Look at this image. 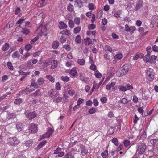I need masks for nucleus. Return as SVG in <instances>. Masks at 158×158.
I'll list each match as a JSON object with an SVG mask.
<instances>
[{
	"mask_svg": "<svg viewBox=\"0 0 158 158\" xmlns=\"http://www.w3.org/2000/svg\"><path fill=\"white\" fill-rule=\"evenodd\" d=\"M129 69V66L127 64L123 65L121 69H119L116 72V74L118 76H123L125 75L128 71Z\"/></svg>",
	"mask_w": 158,
	"mask_h": 158,
	"instance_id": "nucleus-1",
	"label": "nucleus"
},
{
	"mask_svg": "<svg viewBox=\"0 0 158 158\" xmlns=\"http://www.w3.org/2000/svg\"><path fill=\"white\" fill-rule=\"evenodd\" d=\"M146 77L148 80L152 81L154 78V72L153 69H147L146 72Z\"/></svg>",
	"mask_w": 158,
	"mask_h": 158,
	"instance_id": "nucleus-2",
	"label": "nucleus"
},
{
	"mask_svg": "<svg viewBox=\"0 0 158 158\" xmlns=\"http://www.w3.org/2000/svg\"><path fill=\"white\" fill-rule=\"evenodd\" d=\"M136 152L139 154H143L146 148V145L144 143H141L138 144L136 147Z\"/></svg>",
	"mask_w": 158,
	"mask_h": 158,
	"instance_id": "nucleus-3",
	"label": "nucleus"
},
{
	"mask_svg": "<svg viewBox=\"0 0 158 158\" xmlns=\"http://www.w3.org/2000/svg\"><path fill=\"white\" fill-rule=\"evenodd\" d=\"M19 143V141L15 137H10L7 139V143L11 145H15Z\"/></svg>",
	"mask_w": 158,
	"mask_h": 158,
	"instance_id": "nucleus-4",
	"label": "nucleus"
},
{
	"mask_svg": "<svg viewBox=\"0 0 158 158\" xmlns=\"http://www.w3.org/2000/svg\"><path fill=\"white\" fill-rule=\"evenodd\" d=\"M49 97L52 99L54 98L59 95V92L55 89H52L48 92Z\"/></svg>",
	"mask_w": 158,
	"mask_h": 158,
	"instance_id": "nucleus-5",
	"label": "nucleus"
},
{
	"mask_svg": "<svg viewBox=\"0 0 158 158\" xmlns=\"http://www.w3.org/2000/svg\"><path fill=\"white\" fill-rule=\"evenodd\" d=\"M143 0H137L136 2L135 5H134L133 10L135 11L139 10L143 7Z\"/></svg>",
	"mask_w": 158,
	"mask_h": 158,
	"instance_id": "nucleus-6",
	"label": "nucleus"
},
{
	"mask_svg": "<svg viewBox=\"0 0 158 158\" xmlns=\"http://www.w3.org/2000/svg\"><path fill=\"white\" fill-rule=\"evenodd\" d=\"M37 125L36 124L32 123L29 126L28 130L31 133H35L38 131Z\"/></svg>",
	"mask_w": 158,
	"mask_h": 158,
	"instance_id": "nucleus-7",
	"label": "nucleus"
},
{
	"mask_svg": "<svg viewBox=\"0 0 158 158\" xmlns=\"http://www.w3.org/2000/svg\"><path fill=\"white\" fill-rule=\"evenodd\" d=\"M25 114L26 117H27L29 120L32 119L36 117L37 116V114L34 112L28 113L26 112Z\"/></svg>",
	"mask_w": 158,
	"mask_h": 158,
	"instance_id": "nucleus-8",
	"label": "nucleus"
},
{
	"mask_svg": "<svg viewBox=\"0 0 158 158\" xmlns=\"http://www.w3.org/2000/svg\"><path fill=\"white\" fill-rule=\"evenodd\" d=\"M136 28L134 26H131L129 27V26L126 24L125 25V30L127 32H129L131 34L134 32V31L135 30Z\"/></svg>",
	"mask_w": 158,
	"mask_h": 158,
	"instance_id": "nucleus-9",
	"label": "nucleus"
},
{
	"mask_svg": "<svg viewBox=\"0 0 158 158\" xmlns=\"http://www.w3.org/2000/svg\"><path fill=\"white\" fill-rule=\"evenodd\" d=\"M33 143V141L31 140H27L23 144V147L24 149H27L32 146Z\"/></svg>",
	"mask_w": 158,
	"mask_h": 158,
	"instance_id": "nucleus-10",
	"label": "nucleus"
},
{
	"mask_svg": "<svg viewBox=\"0 0 158 158\" xmlns=\"http://www.w3.org/2000/svg\"><path fill=\"white\" fill-rule=\"evenodd\" d=\"M53 131V130L52 128H50L47 132L42 136V139L49 137L52 134Z\"/></svg>",
	"mask_w": 158,
	"mask_h": 158,
	"instance_id": "nucleus-11",
	"label": "nucleus"
},
{
	"mask_svg": "<svg viewBox=\"0 0 158 158\" xmlns=\"http://www.w3.org/2000/svg\"><path fill=\"white\" fill-rule=\"evenodd\" d=\"M24 126L23 123L18 122L16 124V128L18 131H20L24 129Z\"/></svg>",
	"mask_w": 158,
	"mask_h": 158,
	"instance_id": "nucleus-12",
	"label": "nucleus"
},
{
	"mask_svg": "<svg viewBox=\"0 0 158 158\" xmlns=\"http://www.w3.org/2000/svg\"><path fill=\"white\" fill-rule=\"evenodd\" d=\"M150 142L154 146L158 148V139H151L150 140Z\"/></svg>",
	"mask_w": 158,
	"mask_h": 158,
	"instance_id": "nucleus-13",
	"label": "nucleus"
},
{
	"mask_svg": "<svg viewBox=\"0 0 158 158\" xmlns=\"http://www.w3.org/2000/svg\"><path fill=\"white\" fill-rule=\"evenodd\" d=\"M60 34L68 36H69L71 35L70 31L68 29L63 30L62 31L60 32Z\"/></svg>",
	"mask_w": 158,
	"mask_h": 158,
	"instance_id": "nucleus-14",
	"label": "nucleus"
},
{
	"mask_svg": "<svg viewBox=\"0 0 158 158\" xmlns=\"http://www.w3.org/2000/svg\"><path fill=\"white\" fill-rule=\"evenodd\" d=\"M59 28L61 29H65L67 27V25L63 21H61L59 22Z\"/></svg>",
	"mask_w": 158,
	"mask_h": 158,
	"instance_id": "nucleus-15",
	"label": "nucleus"
},
{
	"mask_svg": "<svg viewBox=\"0 0 158 158\" xmlns=\"http://www.w3.org/2000/svg\"><path fill=\"white\" fill-rule=\"evenodd\" d=\"M70 73L72 76L73 77L77 76L78 74L76 68H72L70 72Z\"/></svg>",
	"mask_w": 158,
	"mask_h": 158,
	"instance_id": "nucleus-16",
	"label": "nucleus"
},
{
	"mask_svg": "<svg viewBox=\"0 0 158 158\" xmlns=\"http://www.w3.org/2000/svg\"><path fill=\"white\" fill-rule=\"evenodd\" d=\"M45 0H40L39 2L37 4V6L39 7H42L46 5L45 2Z\"/></svg>",
	"mask_w": 158,
	"mask_h": 158,
	"instance_id": "nucleus-17",
	"label": "nucleus"
},
{
	"mask_svg": "<svg viewBox=\"0 0 158 158\" xmlns=\"http://www.w3.org/2000/svg\"><path fill=\"white\" fill-rule=\"evenodd\" d=\"M10 47L9 44L8 43H6L2 48V50L4 51L7 50Z\"/></svg>",
	"mask_w": 158,
	"mask_h": 158,
	"instance_id": "nucleus-18",
	"label": "nucleus"
},
{
	"mask_svg": "<svg viewBox=\"0 0 158 158\" xmlns=\"http://www.w3.org/2000/svg\"><path fill=\"white\" fill-rule=\"evenodd\" d=\"M59 45V42L57 41H54L52 44V48L54 49H56Z\"/></svg>",
	"mask_w": 158,
	"mask_h": 158,
	"instance_id": "nucleus-19",
	"label": "nucleus"
},
{
	"mask_svg": "<svg viewBox=\"0 0 158 158\" xmlns=\"http://www.w3.org/2000/svg\"><path fill=\"white\" fill-rule=\"evenodd\" d=\"M157 56L155 55H152L150 57V59L149 62L150 63H155V60L156 59Z\"/></svg>",
	"mask_w": 158,
	"mask_h": 158,
	"instance_id": "nucleus-20",
	"label": "nucleus"
},
{
	"mask_svg": "<svg viewBox=\"0 0 158 158\" xmlns=\"http://www.w3.org/2000/svg\"><path fill=\"white\" fill-rule=\"evenodd\" d=\"M16 117L15 114L14 113H8L7 114V118L9 119L14 118Z\"/></svg>",
	"mask_w": 158,
	"mask_h": 158,
	"instance_id": "nucleus-21",
	"label": "nucleus"
},
{
	"mask_svg": "<svg viewBox=\"0 0 158 158\" xmlns=\"http://www.w3.org/2000/svg\"><path fill=\"white\" fill-rule=\"evenodd\" d=\"M115 82H112L110 84H108L106 86V88L107 90H110L112 87L115 84Z\"/></svg>",
	"mask_w": 158,
	"mask_h": 158,
	"instance_id": "nucleus-22",
	"label": "nucleus"
},
{
	"mask_svg": "<svg viewBox=\"0 0 158 158\" xmlns=\"http://www.w3.org/2000/svg\"><path fill=\"white\" fill-rule=\"evenodd\" d=\"M62 98L60 97H57L55 98L53 100V102L56 103H58L60 102L62 100Z\"/></svg>",
	"mask_w": 158,
	"mask_h": 158,
	"instance_id": "nucleus-23",
	"label": "nucleus"
},
{
	"mask_svg": "<svg viewBox=\"0 0 158 158\" xmlns=\"http://www.w3.org/2000/svg\"><path fill=\"white\" fill-rule=\"evenodd\" d=\"M47 143L46 140H44L40 142L38 145L37 148L38 149H40L43 147Z\"/></svg>",
	"mask_w": 158,
	"mask_h": 158,
	"instance_id": "nucleus-24",
	"label": "nucleus"
},
{
	"mask_svg": "<svg viewBox=\"0 0 158 158\" xmlns=\"http://www.w3.org/2000/svg\"><path fill=\"white\" fill-rule=\"evenodd\" d=\"M77 62L81 65H84L85 62V60L84 59H79L77 60Z\"/></svg>",
	"mask_w": 158,
	"mask_h": 158,
	"instance_id": "nucleus-25",
	"label": "nucleus"
},
{
	"mask_svg": "<svg viewBox=\"0 0 158 158\" xmlns=\"http://www.w3.org/2000/svg\"><path fill=\"white\" fill-rule=\"evenodd\" d=\"M37 82L39 85H41L44 83V78L40 77L38 78Z\"/></svg>",
	"mask_w": 158,
	"mask_h": 158,
	"instance_id": "nucleus-26",
	"label": "nucleus"
},
{
	"mask_svg": "<svg viewBox=\"0 0 158 158\" xmlns=\"http://www.w3.org/2000/svg\"><path fill=\"white\" fill-rule=\"evenodd\" d=\"M68 24L69 26V27L71 28H73L74 26V23L73 20L70 19L69 20Z\"/></svg>",
	"mask_w": 158,
	"mask_h": 158,
	"instance_id": "nucleus-27",
	"label": "nucleus"
},
{
	"mask_svg": "<svg viewBox=\"0 0 158 158\" xmlns=\"http://www.w3.org/2000/svg\"><path fill=\"white\" fill-rule=\"evenodd\" d=\"M40 94V90L38 89L34 93L31 94V95L33 96L34 97H36L39 96Z\"/></svg>",
	"mask_w": 158,
	"mask_h": 158,
	"instance_id": "nucleus-28",
	"label": "nucleus"
},
{
	"mask_svg": "<svg viewBox=\"0 0 158 158\" xmlns=\"http://www.w3.org/2000/svg\"><path fill=\"white\" fill-rule=\"evenodd\" d=\"M111 141L116 146H118L119 144L118 140L116 138H114L112 139Z\"/></svg>",
	"mask_w": 158,
	"mask_h": 158,
	"instance_id": "nucleus-29",
	"label": "nucleus"
},
{
	"mask_svg": "<svg viewBox=\"0 0 158 158\" xmlns=\"http://www.w3.org/2000/svg\"><path fill=\"white\" fill-rule=\"evenodd\" d=\"M123 57L122 55L121 54H118L115 55L114 57V59L118 60H120Z\"/></svg>",
	"mask_w": 158,
	"mask_h": 158,
	"instance_id": "nucleus-30",
	"label": "nucleus"
},
{
	"mask_svg": "<svg viewBox=\"0 0 158 158\" xmlns=\"http://www.w3.org/2000/svg\"><path fill=\"white\" fill-rule=\"evenodd\" d=\"M82 1H84L85 2V0H77V1L78 6L79 8H81L83 6V2Z\"/></svg>",
	"mask_w": 158,
	"mask_h": 158,
	"instance_id": "nucleus-31",
	"label": "nucleus"
},
{
	"mask_svg": "<svg viewBox=\"0 0 158 158\" xmlns=\"http://www.w3.org/2000/svg\"><path fill=\"white\" fill-rule=\"evenodd\" d=\"M75 41L77 43H80L81 42V38L79 35H77L75 38Z\"/></svg>",
	"mask_w": 158,
	"mask_h": 158,
	"instance_id": "nucleus-32",
	"label": "nucleus"
},
{
	"mask_svg": "<svg viewBox=\"0 0 158 158\" xmlns=\"http://www.w3.org/2000/svg\"><path fill=\"white\" fill-rule=\"evenodd\" d=\"M121 10H118L117 11L116 13H114L113 15L114 17L117 18H118L120 17V15L121 14Z\"/></svg>",
	"mask_w": 158,
	"mask_h": 158,
	"instance_id": "nucleus-33",
	"label": "nucleus"
},
{
	"mask_svg": "<svg viewBox=\"0 0 158 158\" xmlns=\"http://www.w3.org/2000/svg\"><path fill=\"white\" fill-rule=\"evenodd\" d=\"M81 27H77L74 29L73 32L74 33L77 34L81 31Z\"/></svg>",
	"mask_w": 158,
	"mask_h": 158,
	"instance_id": "nucleus-34",
	"label": "nucleus"
},
{
	"mask_svg": "<svg viewBox=\"0 0 158 158\" xmlns=\"http://www.w3.org/2000/svg\"><path fill=\"white\" fill-rule=\"evenodd\" d=\"M74 21L76 24L77 25H79L80 23L81 19L79 17L75 18L74 19Z\"/></svg>",
	"mask_w": 158,
	"mask_h": 158,
	"instance_id": "nucleus-35",
	"label": "nucleus"
},
{
	"mask_svg": "<svg viewBox=\"0 0 158 158\" xmlns=\"http://www.w3.org/2000/svg\"><path fill=\"white\" fill-rule=\"evenodd\" d=\"M151 57L150 54H147L144 58V60L146 62H148Z\"/></svg>",
	"mask_w": 158,
	"mask_h": 158,
	"instance_id": "nucleus-36",
	"label": "nucleus"
},
{
	"mask_svg": "<svg viewBox=\"0 0 158 158\" xmlns=\"http://www.w3.org/2000/svg\"><path fill=\"white\" fill-rule=\"evenodd\" d=\"M61 79L64 82H67L69 80V78L67 76H62L61 77Z\"/></svg>",
	"mask_w": 158,
	"mask_h": 158,
	"instance_id": "nucleus-37",
	"label": "nucleus"
},
{
	"mask_svg": "<svg viewBox=\"0 0 158 158\" xmlns=\"http://www.w3.org/2000/svg\"><path fill=\"white\" fill-rule=\"evenodd\" d=\"M81 155L83 156L85 155L87 152L86 150L82 146L81 147Z\"/></svg>",
	"mask_w": 158,
	"mask_h": 158,
	"instance_id": "nucleus-38",
	"label": "nucleus"
},
{
	"mask_svg": "<svg viewBox=\"0 0 158 158\" xmlns=\"http://www.w3.org/2000/svg\"><path fill=\"white\" fill-rule=\"evenodd\" d=\"M109 71L110 72V75L113 76L115 73V69L113 67H110V69Z\"/></svg>",
	"mask_w": 158,
	"mask_h": 158,
	"instance_id": "nucleus-39",
	"label": "nucleus"
},
{
	"mask_svg": "<svg viewBox=\"0 0 158 158\" xmlns=\"http://www.w3.org/2000/svg\"><path fill=\"white\" fill-rule=\"evenodd\" d=\"M95 75L97 78H100L102 76V75L100 73V72L98 71H96L95 72Z\"/></svg>",
	"mask_w": 158,
	"mask_h": 158,
	"instance_id": "nucleus-40",
	"label": "nucleus"
},
{
	"mask_svg": "<svg viewBox=\"0 0 158 158\" xmlns=\"http://www.w3.org/2000/svg\"><path fill=\"white\" fill-rule=\"evenodd\" d=\"M21 102L22 99L21 98H17L15 100L14 103L16 105H19L21 103Z\"/></svg>",
	"mask_w": 158,
	"mask_h": 158,
	"instance_id": "nucleus-41",
	"label": "nucleus"
},
{
	"mask_svg": "<svg viewBox=\"0 0 158 158\" xmlns=\"http://www.w3.org/2000/svg\"><path fill=\"white\" fill-rule=\"evenodd\" d=\"M19 56L18 51L15 52L12 54V57L13 58H19Z\"/></svg>",
	"mask_w": 158,
	"mask_h": 158,
	"instance_id": "nucleus-42",
	"label": "nucleus"
},
{
	"mask_svg": "<svg viewBox=\"0 0 158 158\" xmlns=\"http://www.w3.org/2000/svg\"><path fill=\"white\" fill-rule=\"evenodd\" d=\"M46 78L48 79L52 82H53L54 81V78L52 77L51 75H47L46 76Z\"/></svg>",
	"mask_w": 158,
	"mask_h": 158,
	"instance_id": "nucleus-43",
	"label": "nucleus"
},
{
	"mask_svg": "<svg viewBox=\"0 0 158 158\" xmlns=\"http://www.w3.org/2000/svg\"><path fill=\"white\" fill-rule=\"evenodd\" d=\"M108 154V152L107 150H106L104 151L102 153V156L103 158H106Z\"/></svg>",
	"mask_w": 158,
	"mask_h": 158,
	"instance_id": "nucleus-44",
	"label": "nucleus"
},
{
	"mask_svg": "<svg viewBox=\"0 0 158 158\" xmlns=\"http://www.w3.org/2000/svg\"><path fill=\"white\" fill-rule=\"evenodd\" d=\"M60 40L62 43H63L66 41V39L65 36L62 35L61 36Z\"/></svg>",
	"mask_w": 158,
	"mask_h": 158,
	"instance_id": "nucleus-45",
	"label": "nucleus"
},
{
	"mask_svg": "<svg viewBox=\"0 0 158 158\" xmlns=\"http://www.w3.org/2000/svg\"><path fill=\"white\" fill-rule=\"evenodd\" d=\"M80 79L81 80L86 83H87L89 81V79L88 78H84L83 76L81 75L80 77Z\"/></svg>",
	"mask_w": 158,
	"mask_h": 158,
	"instance_id": "nucleus-46",
	"label": "nucleus"
},
{
	"mask_svg": "<svg viewBox=\"0 0 158 158\" xmlns=\"http://www.w3.org/2000/svg\"><path fill=\"white\" fill-rule=\"evenodd\" d=\"M73 9V6L71 4L69 5L67 7V10L69 11L72 12Z\"/></svg>",
	"mask_w": 158,
	"mask_h": 158,
	"instance_id": "nucleus-47",
	"label": "nucleus"
},
{
	"mask_svg": "<svg viewBox=\"0 0 158 158\" xmlns=\"http://www.w3.org/2000/svg\"><path fill=\"white\" fill-rule=\"evenodd\" d=\"M21 31L24 34H27L29 32V30L28 29L23 28Z\"/></svg>",
	"mask_w": 158,
	"mask_h": 158,
	"instance_id": "nucleus-48",
	"label": "nucleus"
},
{
	"mask_svg": "<svg viewBox=\"0 0 158 158\" xmlns=\"http://www.w3.org/2000/svg\"><path fill=\"white\" fill-rule=\"evenodd\" d=\"M119 89H120V90L123 91H125L127 90V89L126 87V86H119Z\"/></svg>",
	"mask_w": 158,
	"mask_h": 158,
	"instance_id": "nucleus-49",
	"label": "nucleus"
},
{
	"mask_svg": "<svg viewBox=\"0 0 158 158\" xmlns=\"http://www.w3.org/2000/svg\"><path fill=\"white\" fill-rule=\"evenodd\" d=\"M31 85L34 88H38V84L35 82L34 81H33Z\"/></svg>",
	"mask_w": 158,
	"mask_h": 158,
	"instance_id": "nucleus-50",
	"label": "nucleus"
},
{
	"mask_svg": "<svg viewBox=\"0 0 158 158\" xmlns=\"http://www.w3.org/2000/svg\"><path fill=\"white\" fill-rule=\"evenodd\" d=\"M7 66L8 68L10 70H13V67L10 62H8L7 63Z\"/></svg>",
	"mask_w": 158,
	"mask_h": 158,
	"instance_id": "nucleus-51",
	"label": "nucleus"
},
{
	"mask_svg": "<svg viewBox=\"0 0 158 158\" xmlns=\"http://www.w3.org/2000/svg\"><path fill=\"white\" fill-rule=\"evenodd\" d=\"M39 39V37L38 36H37L31 41V44H33L36 41H37Z\"/></svg>",
	"mask_w": 158,
	"mask_h": 158,
	"instance_id": "nucleus-52",
	"label": "nucleus"
},
{
	"mask_svg": "<svg viewBox=\"0 0 158 158\" xmlns=\"http://www.w3.org/2000/svg\"><path fill=\"white\" fill-rule=\"evenodd\" d=\"M55 87L57 90H60L61 89L60 84L58 82L56 83L55 85Z\"/></svg>",
	"mask_w": 158,
	"mask_h": 158,
	"instance_id": "nucleus-53",
	"label": "nucleus"
},
{
	"mask_svg": "<svg viewBox=\"0 0 158 158\" xmlns=\"http://www.w3.org/2000/svg\"><path fill=\"white\" fill-rule=\"evenodd\" d=\"M88 112L90 114H93L95 113L96 110L94 108H91L89 110Z\"/></svg>",
	"mask_w": 158,
	"mask_h": 158,
	"instance_id": "nucleus-54",
	"label": "nucleus"
},
{
	"mask_svg": "<svg viewBox=\"0 0 158 158\" xmlns=\"http://www.w3.org/2000/svg\"><path fill=\"white\" fill-rule=\"evenodd\" d=\"M107 99L106 97H102L100 99V101L101 102L103 103H105L107 102Z\"/></svg>",
	"mask_w": 158,
	"mask_h": 158,
	"instance_id": "nucleus-55",
	"label": "nucleus"
},
{
	"mask_svg": "<svg viewBox=\"0 0 158 158\" xmlns=\"http://www.w3.org/2000/svg\"><path fill=\"white\" fill-rule=\"evenodd\" d=\"M121 102L122 103L125 104L127 103L129 101L127 100V98H124L122 99Z\"/></svg>",
	"mask_w": 158,
	"mask_h": 158,
	"instance_id": "nucleus-56",
	"label": "nucleus"
},
{
	"mask_svg": "<svg viewBox=\"0 0 158 158\" xmlns=\"http://www.w3.org/2000/svg\"><path fill=\"white\" fill-rule=\"evenodd\" d=\"M75 150L73 148H72L71 150V151L69 152H70L71 155L69 156V158H74V153L73 151H75Z\"/></svg>",
	"mask_w": 158,
	"mask_h": 158,
	"instance_id": "nucleus-57",
	"label": "nucleus"
},
{
	"mask_svg": "<svg viewBox=\"0 0 158 158\" xmlns=\"http://www.w3.org/2000/svg\"><path fill=\"white\" fill-rule=\"evenodd\" d=\"M63 48L67 51H69L71 50V47L69 45H65L63 46Z\"/></svg>",
	"mask_w": 158,
	"mask_h": 158,
	"instance_id": "nucleus-58",
	"label": "nucleus"
},
{
	"mask_svg": "<svg viewBox=\"0 0 158 158\" xmlns=\"http://www.w3.org/2000/svg\"><path fill=\"white\" fill-rule=\"evenodd\" d=\"M153 51L158 52V47L156 45L153 46L152 47Z\"/></svg>",
	"mask_w": 158,
	"mask_h": 158,
	"instance_id": "nucleus-59",
	"label": "nucleus"
},
{
	"mask_svg": "<svg viewBox=\"0 0 158 158\" xmlns=\"http://www.w3.org/2000/svg\"><path fill=\"white\" fill-rule=\"evenodd\" d=\"M96 27V26L94 24L92 23L91 24L89 27L88 28L89 30H93Z\"/></svg>",
	"mask_w": 158,
	"mask_h": 158,
	"instance_id": "nucleus-60",
	"label": "nucleus"
},
{
	"mask_svg": "<svg viewBox=\"0 0 158 158\" xmlns=\"http://www.w3.org/2000/svg\"><path fill=\"white\" fill-rule=\"evenodd\" d=\"M130 144V142L127 140H126L124 141V144L125 147H127Z\"/></svg>",
	"mask_w": 158,
	"mask_h": 158,
	"instance_id": "nucleus-61",
	"label": "nucleus"
},
{
	"mask_svg": "<svg viewBox=\"0 0 158 158\" xmlns=\"http://www.w3.org/2000/svg\"><path fill=\"white\" fill-rule=\"evenodd\" d=\"M146 51L147 52V54H150L152 52L151 48L150 46L146 48Z\"/></svg>",
	"mask_w": 158,
	"mask_h": 158,
	"instance_id": "nucleus-62",
	"label": "nucleus"
},
{
	"mask_svg": "<svg viewBox=\"0 0 158 158\" xmlns=\"http://www.w3.org/2000/svg\"><path fill=\"white\" fill-rule=\"evenodd\" d=\"M21 11V10L19 7H17L15 8V14L17 15Z\"/></svg>",
	"mask_w": 158,
	"mask_h": 158,
	"instance_id": "nucleus-63",
	"label": "nucleus"
},
{
	"mask_svg": "<svg viewBox=\"0 0 158 158\" xmlns=\"http://www.w3.org/2000/svg\"><path fill=\"white\" fill-rule=\"evenodd\" d=\"M32 48V46L31 44H29L27 45L25 47V49L27 50H29Z\"/></svg>",
	"mask_w": 158,
	"mask_h": 158,
	"instance_id": "nucleus-64",
	"label": "nucleus"
}]
</instances>
